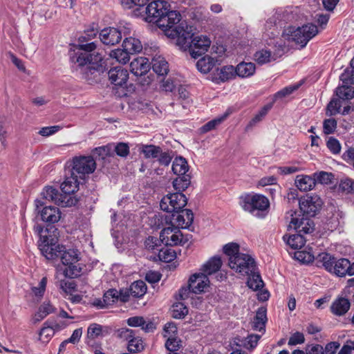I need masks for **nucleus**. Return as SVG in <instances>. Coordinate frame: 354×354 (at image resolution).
Listing matches in <instances>:
<instances>
[{"instance_id": "f257e3e1", "label": "nucleus", "mask_w": 354, "mask_h": 354, "mask_svg": "<svg viewBox=\"0 0 354 354\" xmlns=\"http://www.w3.org/2000/svg\"><path fill=\"white\" fill-rule=\"evenodd\" d=\"M146 21L156 24L165 34L176 38V44L181 49L187 50V46L194 36L193 27L182 22L179 12L171 10L167 0H155L146 8Z\"/></svg>"}, {"instance_id": "f03ea898", "label": "nucleus", "mask_w": 354, "mask_h": 354, "mask_svg": "<svg viewBox=\"0 0 354 354\" xmlns=\"http://www.w3.org/2000/svg\"><path fill=\"white\" fill-rule=\"evenodd\" d=\"M76 49L77 51L73 57L74 62L80 66H88L90 70H96L102 61V55L97 50L95 42L79 44Z\"/></svg>"}, {"instance_id": "7ed1b4c3", "label": "nucleus", "mask_w": 354, "mask_h": 354, "mask_svg": "<svg viewBox=\"0 0 354 354\" xmlns=\"http://www.w3.org/2000/svg\"><path fill=\"white\" fill-rule=\"evenodd\" d=\"M59 257L62 263L66 266L64 274L66 277L75 278L81 274L82 268L78 263L80 260V252L74 248L66 249L65 246L61 245Z\"/></svg>"}, {"instance_id": "20e7f679", "label": "nucleus", "mask_w": 354, "mask_h": 354, "mask_svg": "<svg viewBox=\"0 0 354 354\" xmlns=\"http://www.w3.org/2000/svg\"><path fill=\"white\" fill-rule=\"evenodd\" d=\"M241 207L245 211L249 212L254 216L263 218L265 212L270 207L269 200L261 194L246 195L241 198Z\"/></svg>"}, {"instance_id": "39448f33", "label": "nucleus", "mask_w": 354, "mask_h": 354, "mask_svg": "<svg viewBox=\"0 0 354 354\" xmlns=\"http://www.w3.org/2000/svg\"><path fill=\"white\" fill-rule=\"evenodd\" d=\"M288 39L295 42V44L304 48L307 43L318 33L317 27L313 24H308L301 27L290 28L287 30Z\"/></svg>"}, {"instance_id": "423d86ee", "label": "nucleus", "mask_w": 354, "mask_h": 354, "mask_svg": "<svg viewBox=\"0 0 354 354\" xmlns=\"http://www.w3.org/2000/svg\"><path fill=\"white\" fill-rule=\"evenodd\" d=\"M96 162L91 156H75L72 160L71 172L80 179L95 171Z\"/></svg>"}, {"instance_id": "0eeeda50", "label": "nucleus", "mask_w": 354, "mask_h": 354, "mask_svg": "<svg viewBox=\"0 0 354 354\" xmlns=\"http://www.w3.org/2000/svg\"><path fill=\"white\" fill-rule=\"evenodd\" d=\"M228 264L231 269L243 276L249 275L256 270L254 259L249 254L244 253L230 257Z\"/></svg>"}, {"instance_id": "6e6552de", "label": "nucleus", "mask_w": 354, "mask_h": 354, "mask_svg": "<svg viewBox=\"0 0 354 354\" xmlns=\"http://www.w3.org/2000/svg\"><path fill=\"white\" fill-rule=\"evenodd\" d=\"M191 235H183L178 227L174 225L164 228L160 234V239L165 245H183L189 240Z\"/></svg>"}, {"instance_id": "1a4fd4ad", "label": "nucleus", "mask_w": 354, "mask_h": 354, "mask_svg": "<svg viewBox=\"0 0 354 354\" xmlns=\"http://www.w3.org/2000/svg\"><path fill=\"white\" fill-rule=\"evenodd\" d=\"M187 199L182 192L168 194L160 203V209L167 212L178 213L187 204Z\"/></svg>"}, {"instance_id": "9d476101", "label": "nucleus", "mask_w": 354, "mask_h": 354, "mask_svg": "<svg viewBox=\"0 0 354 354\" xmlns=\"http://www.w3.org/2000/svg\"><path fill=\"white\" fill-rule=\"evenodd\" d=\"M44 198L62 207H71L77 203V198H71L68 196H64L57 189L53 187H46L41 192Z\"/></svg>"}, {"instance_id": "9b49d317", "label": "nucleus", "mask_w": 354, "mask_h": 354, "mask_svg": "<svg viewBox=\"0 0 354 354\" xmlns=\"http://www.w3.org/2000/svg\"><path fill=\"white\" fill-rule=\"evenodd\" d=\"M344 85L336 89L337 96L342 100H348L354 97V88L348 84H354V71H345L340 76Z\"/></svg>"}, {"instance_id": "f8f14e48", "label": "nucleus", "mask_w": 354, "mask_h": 354, "mask_svg": "<svg viewBox=\"0 0 354 354\" xmlns=\"http://www.w3.org/2000/svg\"><path fill=\"white\" fill-rule=\"evenodd\" d=\"M124 36L130 34V28H124V31L113 27L105 28L100 32L101 41L106 45H115L118 44Z\"/></svg>"}, {"instance_id": "ddd939ff", "label": "nucleus", "mask_w": 354, "mask_h": 354, "mask_svg": "<svg viewBox=\"0 0 354 354\" xmlns=\"http://www.w3.org/2000/svg\"><path fill=\"white\" fill-rule=\"evenodd\" d=\"M211 45V41L207 36L200 35L196 36L191 40L187 46L191 56L196 59L205 54L209 49Z\"/></svg>"}, {"instance_id": "4468645a", "label": "nucleus", "mask_w": 354, "mask_h": 354, "mask_svg": "<svg viewBox=\"0 0 354 354\" xmlns=\"http://www.w3.org/2000/svg\"><path fill=\"white\" fill-rule=\"evenodd\" d=\"M61 245H57L54 238L41 236L39 242V248L47 259H54L59 257Z\"/></svg>"}, {"instance_id": "2eb2a0df", "label": "nucleus", "mask_w": 354, "mask_h": 354, "mask_svg": "<svg viewBox=\"0 0 354 354\" xmlns=\"http://www.w3.org/2000/svg\"><path fill=\"white\" fill-rule=\"evenodd\" d=\"M321 205V199L317 196H307L299 201V208L303 215L306 216H314L319 210Z\"/></svg>"}, {"instance_id": "dca6fc26", "label": "nucleus", "mask_w": 354, "mask_h": 354, "mask_svg": "<svg viewBox=\"0 0 354 354\" xmlns=\"http://www.w3.org/2000/svg\"><path fill=\"white\" fill-rule=\"evenodd\" d=\"M288 227L295 229L300 234H310L314 231L313 221L304 215L301 218H292Z\"/></svg>"}, {"instance_id": "f3484780", "label": "nucleus", "mask_w": 354, "mask_h": 354, "mask_svg": "<svg viewBox=\"0 0 354 354\" xmlns=\"http://www.w3.org/2000/svg\"><path fill=\"white\" fill-rule=\"evenodd\" d=\"M209 283V279L205 273H196L189 279V288L192 290V292L198 294L203 292Z\"/></svg>"}, {"instance_id": "a211bd4d", "label": "nucleus", "mask_w": 354, "mask_h": 354, "mask_svg": "<svg viewBox=\"0 0 354 354\" xmlns=\"http://www.w3.org/2000/svg\"><path fill=\"white\" fill-rule=\"evenodd\" d=\"M111 82L116 86L123 87L127 84L129 79L127 70L121 66H115L109 70L108 73Z\"/></svg>"}, {"instance_id": "6ab92c4d", "label": "nucleus", "mask_w": 354, "mask_h": 354, "mask_svg": "<svg viewBox=\"0 0 354 354\" xmlns=\"http://www.w3.org/2000/svg\"><path fill=\"white\" fill-rule=\"evenodd\" d=\"M78 176L73 174L71 171V176H66L64 181L61 184V189L64 193L63 196L68 197L71 198H75L71 194H74L76 191H77L79 187V181Z\"/></svg>"}, {"instance_id": "aec40b11", "label": "nucleus", "mask_w": 354, "mask_h": 354, "mask_svg": "<svg viewBox=\"0 0 354 354\" xmlns=\"http://www.w3.org/2000/svg\"><path fill=\"white\" fill-rule=\"evenodd\" d=\"M130 68L131 72L136 76L144 75L150 68L149 59L143 57H138L131 62Z\"/></svg>"}, {"instance_id": "412c9836", "label": "nucleus", "mask_w": 354, "mask_h": 354, "mask_svg": "<svg viewBox=\"0 0 354 354\" xmlns=\"http://www.w3.org/2000/svg\"><path fill=\"white\" fill-rule=\"evenodd\" d=\"M350 301L343 297L336 298L331 304L330 311L336 316L344 315L350 309Z\"/></svg>"}, {"instance_id": "4be33fe9", "label": "nucleus", "mask_w": 354, "mask_h": 354, "mask_svg": "<svg viewBox=\"0 0 354 354\" xmlns=\"http://www.w3.org/2000/svg\"><path fill=\"white\" fill-rule=\"evenodd\" d=\"M41 220L46 223H55L61 218L59 209L54 206H46L41 212Z\"/></svg>"}, {"instance_id": "5701e85b", "label": "nucleus", "mask_w": 354, "mask_h": 354, "mask_svg": "<svg viewBox=\"0 0 354 354\" xmlns=\"http://www.w3.org/2000/svg\"><path fill=\"white\" fill-rule=\"evenodd\" d=\"M350 268L351 262L348 259L345 258L336 259L331 274L340 277H345L346 275H349Z\"/></svg>"}, {"instance_id": "b1692460", "label": "nucleus", "mask_w": 354, "mask_h": 354, "mask_svg": "<svg viewBox=\"0 0 354 354\" xmlns=\"http://www.w3.org/2000/svg\"><path fill=\"white\" fill-rule=\"evenodd\" d=\"M180 211V213L178 212L174 218L176 224L178 227L188 228L193 223L194 214L190 209H181Z\"/></svg>"}, {"instance_id": "393cba45", "label": "nucleus", "mask_w": 354, "mask_h": 354, "mask_svg": "<svg viewBox=\"0 0 354 354\" xmlns=\"http://www.w3.org/2000/svg\"><path fill=\"white\" fill-rule=\"evenodd\" d=\"M315 259L317 266H322L328 272H332L336 258L327 252H322L319 254Z\"/></svg>"}, {"instance_id": "a878e982", "label": "nucleus", "mask_w": 354, "mask_h": 354, "mask_svg": "<svg viewBox=\"0 0 354 354\" xmlns=\"http://www.w3.org/2000/svg\"><path fill=\"white\" fill-rule=\"evenodd\" d=\"M109 333L108 326H103L96 323L89 325L87 329V338L88 339H95L100 337H104Z\"/></svg>"}, {"instance_id": "bb28decb", "label": "nucleus", "mask_w": 354, "mask_h": 354, "mask_svg": "<svg viewBox=\"0 0 354 354\" xmlns=\"http://www.w3.org/2000/svg\"><path fill=\"white\" fill-rule=\"evenodd\" d=\"M153 71L158 76H164L169 71V65L167 62L162 56H155L151 60Z\"/></svg>"}, {"instance_id": "cd10ccee", "label": "nucleus", "mask_w": 354, "mask_h": 354, "mask_svg": "<svg viewBox=\"0 0 354 354\" xmlns=\"http://www.w3.org/2000/svg\"><path fill=\"white\" fill-rule=\"evenodd\" d=\"M222 266V261L219 257H213L204 263L201 269L207 276L218 271Z\"/></svg>"}, {"instance_id": "c85d7f7f", "label": "nucleus", "mask_w": 354, "mask_h": 354, "mask_svg": "<svg viewBox=\"0 0 354 354\" xmlns=\"http://www.w3.org/2000/svg\"><path fill=\"white\" fill-rule=\"evenodd\" d=\"M297 187L303 192H308L314 188L315 183L313 176L298 175L295 179Z\"/></svg>"}, {"instance_id": "c756f323", "label": "nucleus", "mask_w": 354, "mask_h": 354, "mask_svg": "<svg viewBox=\"0 0 354 354\" xmlns=\"http://www.w3.org/2000/svg\"><path fill=\"white\" fill-rule=\"evenodd\" d=\"M122 48L130 54L140 53L142 49L141 41L135 37H125L123 43Z\"/></svg>"}, {"instance_id": "7c9ffc66", "label": "nucleus", "mask_w": 354, "mask_h": 354, "mask_svg": "<svg viewBox=\"0 0 354 354\" xmlns=\"http://www.w3.org/2000/svg\"><path fill=\"white\" fill-rule=\"evenodd\" d=\"M255 65L252 62H241L235 68L236 75L245 78L252 76L255 73Z\"/></svg>"}, {"instance_id": "2f4dec72", "label": "nucleus", "mask_w": 354, "mask_h": 354, "mask_svg": "<svg viewBox=\"0 0 354 354\" xmlns=\"http://www.w3.org/2000/svg\"><path fill=\"white\" fill-rule=\"evenodd\" d=\"M283 240L288 245L295 250L301 249L306 242L303 235L298 233L290 236L285 234L283 236Z\"/></svg>"}, {"instance_id": "473e14b6", "label": "nucleus", "mask_w": 354, "mask_h": 354, "mask_svg": "<svg viewBox=\"0 0 354 354\" xmlns=\"http://www.w3.org/2000/svg\"><path fill=\"white\" fill-rule=\"evenodd\" d=\"M127 323L131 327L140 326L145 332L151 331L155 328L152 322L146 323L144 317L141 316L131 317L127 320Z\"/></svg>"}, {"instance_id": "72a5a7b5", "label": "nucleus", "mask_w": 354, "mask_h": 354, "mask_svg": "<svg viewBox=\"0 0 354 354\" xmlns=\"http://www.w3.org/2000/svg\"><path fill=\"white\" fill-rule=\"evenodd\" d=\"M275 54L267 49H261L254 54V60L259 64L263 65L276 60Z\"/></svg>"}, {"instance_id": "f704fd0d", "label": "nucleus", "mask_w": 354, "mask_h": 354, "mask_svg": "<svg viewBox=\"0 0 354 354\" xmlns=\"http://www.w3.org/2000/svg\"><path fill=\"white\" fill-rule=\"evenodd\" d=\"M139 151L143 153L145 158L154 159L159 156L161 152V147L153 145H141L139 147Z\"/></svg>"}, {"instance_id": "c9c22d12", "label": "nucleus", "mask_w": 354, "mask_h": 354, "mask_svg": "<svg viewBox=\"0 0 354 354\" xmlns=\"http://www.w3.org/2000/svg\"><path fill=\"white\" fill-rule=\"evenodd\" d=\"M189 167L185 158L180 156L174 159L172 164V171L177 176L187 175Z\"/></svg>"}, {"instance_id": "e433bc0d", "label": "nucleus", "mask_w": 354, "mask_h": 354, "mask_svg": "<svg viewBox=\"0 0 354 354\" xmlns=\"http://www.w3.org/2000/svg\"><path fill=\"white\" fill-rule=\"evenodd\" d=\"M267 321L266 309L265 308H259L256 313L252 322V328L256 330L261 331L264 329L266 322Z\"/></svg>"}, {"instance_id": "4c0bfd02", "label": "nucleus", "mask_w": 354, "mask_h": 354, "mask_svg": "<svg viewBox=\"0 0 354 354\" xmlns=\"http://www.w3.org/2000/svg\"><path fill=\"white\" fill-rule=\"evenodd\" d=\"M216 61L217 60L209 56H205L196 62V66L199 71L206 74L213 68Z\"/></svg>"}, {"instance_id": "58836bf2", "label": "nucleus", "mask_w": 354, "mask_h": 354, "mask_svg": "<svg viewBox=\"0 0 354 354\" xmlns=\"http://www.w3.org/2000/svg\"><path fill=\"white\" fill-rule=\"evenodd\" d=\"M235 75V68L232 66H225L216 71L217 78L223 82L232 79Z\"/></svg>"}, {"instance_id": "ea45409f", "label": "nucleus", "mask_w": 354, "mask_h": 354, "mask_svg": "<svg viewBox=\"0 0 354 354\" xmlns=\"http://www.w3.org/2000/svg\"><path fill=\"white\" fill-rule=\"evenodd\" d=\"M248 276L247 284L250 288L254 290H258L263 287L264 283L259 272H256L255 270H254L253 272H251Z\"/></svg>"}, {"instance_id": "a19ab883", "label": "nucleus", "mask_w": 354, "mask_h": 354, "mask_svg": "<svg viewBox=\"0 0 354 354\" xmlns=\"http://www.w3.org/2000/svg\"><path fill=\"white\" fill-rule=\"evenodd\" d=\"M130 293L133 297H141L147 292V285L141 280L133 282L130 286Z\"/></svg>"}, {"instance_id": "79ce46f5", "label": "nucleus", "mask_w": 354, "mask_h": 354, "mask_svg": "<svg viewBox=\"0 0 354 354\" xmlns=\"http://www.w3.org/2000/svg\"><path fill=\"white\" fill-rule=\"evenodd\" d=\"M189 175L178 176L173 182V186L177 191L176 192H182L185 190L190 185Z\"/></svg>"}, {"instance_id": "37998d69", "label": "nucleus", "mask_w": 354, "mask_h": 354, "mask_svg": "<svg viewBox=\"0 0 354 354\" xmlns=\"http://www.w3.org/2000/svg\"><path fill=\"white\" fill-rule=\"evenodd\" d=\"M171 310V316L175 319H182L185 317V316L188 313V309L187 306L181 302H178L173 304Z\"/></svg>"}, {"instance_id": "c03bdc74", "label": "nucleus", "mask_w": 354, "mask_h": 354, "mask_svg": "<svg viewBox=\"0 0 354 354\" xmlns=\"http://www.w3.org/2000/svg\"><path fill=\"white\" fill-rule=\"evenodd\" d=\"M129 55L130 53L125 50L124 48L122 49L118 48L111 50L110 53L111 57L115 59L117 62L124 64L129 61Z\"/></svg>"}, {"instance_id": "a18cd8bd", "label": "nucleus", "mask_w": 354, "mask_h": 354, "mask_svg": "<svg viewBox=\"0 0 354 354\" xmlns=\"http://www.w3.org/2000/svg\"><path fill=\"white\" fill-rule=\"evenodd\" d=\"M300 85V84L290 85L279 91L273 95V100L272 102H273L274 104V102L277 101L278 99L283 98L292 94L294 91H295L299 88Z\"/></svg>"}, {"instance_id": "49530a36", "label": "nucleus", "mask_w": 354, "mask_h": 354, "mask_svg": "<svg viewBox=\"0 0 354 354\" xmlns=\"http://www.w3.org/2000/svg\"><path fill=\"white\" fill-rule=\"evenodd\" d=\"M227 115H228V114L225 113L223 116H221L219 118H215L214 120L209 121L205 124H204L203 127H201V131L202 133H207L209 131H212V130L216 129V127L217 126L221 124L227 118Z\"/></svg>"}, {"instance_id": "de8ad7c7", "label": "nucleus", "mask_w": 354, "mask_h": 354, "mask_svg": "<svg viewBox=\"0 0 354 354\" xmlns=\"http://www.w3.org/2000/svg\"><path fill=\"white\" fill-rule=\"evenodd\" d=\"M333 177V176L331 173L326 171H320L313 174L315 184L318 183L322 185H328L331 183Z\"/></svg>"}, {"instance_id": "09e8293b", "label": "nucleus", "mask_w": 354, "mask_h": 354, "mask_svg": "<svg viewBox=\"0 0 354 354\" xmlns=\"http://www.w3.org/2000/svg\"><path fill=\"white\" fill-rule=\"evenodd\" d=\"M273 102L265 105L259 110V111L252 118L250 122V125L253 126L257 123L261 122L263 118L267 115L268 111L272 109Z\"/></svg>"}, {"instance_id": "8fccbe9b", "label": "nucleus", "mask_w": 354, "mask_h": 354, "mask_svg": "<svg viewBox=\"0 0 354 354\" xmlns=\"http://www.w3.org/2000/svg\"><path fill=\"white\" fill-rule=\"evenodd\" d=\"M94 155H97L102 158H105L107 156H113V143L108 144L104 146L98 147L93 150Z\"/></svg>"}, {"instance_id": "3c124183", "label": "nucleus", "mask_w": 354, "mask_h": 354, "mask_svg": "<svg viewBox=\"0 0 354 354\" xmlns=\"http://www.w3.org/2000/svg\"><path fill=\"white\" fill-rule=\"evenodd\" d=\"M143 348L142 340L138 337L130 339V341L128 342V350L131 353L140 352L142 351Z\"/></svg>"}, {"instance_id": "603ef678", "label": "nucleus", "mask_w": 354, "mask_h": 354, "mask_svg": "<svg viewBox=\"0 0 354 354\" xmlns=\"http://www.w3.org/2000/svg\"><path fill=\"white\" fill-rule=\"evenodd\" d=\"M122 158L127 157L129 154V147L124 142H119L116 145L113 143V153Z\"/></svg>"}, {"instance_id": "864d4df0", "label": "nucleus", "mask_w": 354, "mask_h": 354, "mask_svg": "<svg viewBox=\"0 0 354 354\" xmlns=\"http://www.w3.org/2000/svg\"><path fill=\"white\" fill-rule=\"evenodd\" d=\"M295 257L296 259L303 263H309L313 262L315 259L314 255L311 252H307L306 250H300L296 252L295 253Z\"/></svg>"}, {"instance_id": "5fc2aeb1", "label": "nucleus", "mask_w": 354, "mask_h": 354, "mask_svg": "<svg viewBox=\"0 0 354 354\" xmlns=\"http://www.w3.org/2000/svg\"><path fill=\"white\" fill-rule=\"evenodd\" d=\"M223 252L230 258L241 254L239 252V245L236 243H229L223 246Z\"/></svg>"}, {"instance_id": "6e6d98bb", "label": "nucleus", "mask_w": 354, "mask_h": 354, "mask_svg": "<svg viewBox=\"0 0 354 354\" xmlns=\"http://www.w3.org/2000/svg\"><path fill=\"white\" fill-rule=\"evenodd\" d=\"M176 257L174 251L171 249H162L158 252V258L160 261L166 263L172 261Z\"/></svg>"}, {"instance_id": "4d7b16f0", "label": "nucleus", "mask_w": 354, "mask_h": 354, "mask_svg": "<svg viewBox=\"0 0 354 354\" xmlns=\"http://www.w3.org/2000/svg\"><path fill=\"white\" fill-rule=\"evenodd\" d=\"M341 106L342 103L339 98L331 100L327 106V114L333 115L340 113Z\"/></svg>"}, {"instance_id": "13d9d810", "label": "nucleus", "mask_w": 354, "mask_h": 354, "mask_svg": "<svg viewBox=\"0 0 354 354\" xmlns=\"http://www.w3.org/2000/svg\"><path fill=\"white\" fill-rule=\"evenodd\" d=\"M116 335L118 337L127 340L129 342L130 339H133L135 337V331L127 328H121L117 330Z\"/></svg>"}, {"instance_id": "bf43d9fd", "label": "nucleus", "mask_w": 354, "mask_h": 354, "mask_svg": "<svg viewBox=\"0 0 354 354\" xmlns=\"http://www.w3.org/2000/svg\"><path fill=\"white\" fill-rule=\"evenodd\" d=\"M46 284L47 278L44 277L39 281L38 286L32 288V291L35 297L39 299H41L43 297L46 290Z\"/></svg>"}, {"instance_id": "052dcab7", "label": "nucleus", "mask_w": 354, "mask_h": 354, "mask_svg": "<svg viewBox=\"0 0 354 354\" xmlns=\"http://www.w3.org/2000/svg\"><path fill=\"white\" fill-rule=\"evenodd\" d=\"M326 146L333 154H338L341 151V145L339 140L333 137H330L326 142Z\"/></svg>"}, {"instance_id": "680f3d73", "label": "nucleus", "mask_w": 354, "mask_h": 354, "mask_svg": "<svg viewBox=\"0 0 354 354\" xmlns=\"http://www.w3.org/2000/svg\"><path fill=\"white\" fill-rule=\"evenodd\" d=\"M337 128V121L334 118L326 119L323 122V131L325 134L333 133Z\"/></svg>"}, {"instance_id": "e2e57ef3", "label": "nucleus", "mask_w": 354, "mask_h": 354, "mask_svg": "<svg viewBox=\"0 0 354 354\" xmlns=\"http://www.w3.org/2000/svg\"><path fill=\"white\" fill-rule=\"evenodd\" d=\"M177 331L176 325L174 322H168L164 326L163 336L166 338L176 337Z\"/></svg>"}, {"instance_id": "0e129e2a", "label": "nucleus", "mask_w": 354, "mask_h": 354, "mask_svg": "<svg viewBox=\"0 0 354 354\" xmlns=\"http://www.w3.org/2000/svg\"><path fill=\"white\" fill-rule=\"evenodd\" d=\"M180 341L176 337H169L165 342L166 348L170 352H175L180 348Z\"/></svg>"}, {"instance_id": "69168bd1", "label": "nucleus", "mask_w": 354, "mask_h": 354, "mask_svg": "<svg viewBox=\"0 0 354 354\" xmlns=\"http://www.w3.org/2000/svg\"><path fill=\"white\" fill-rule=\"evenodd\" d=\"M46 324V323L44 324V325ZM53 335L54 330L53 327L44 326L39 332V339L43 342H47Z\"/></svg>"}, {"instance_id": "338daca9", "label": "nucleus", "mask_w": 354, "mask_h": 354, "mask_svg": "<svg viewBox=\"0 0 354 354\" xmlns=\"http://www.w3.org/2000/svg\"><path fill=\"white\" fill-rule=\"evenodd\" d=\"M104 303L105 304H110L118 300V291L115 289H110L106 291L103 297Z\"/></svg>"}, {"instance_id": "774afa93", "label": "nucleus", "mask_w": 354, "mask_h": 354, "mask_svg": "<svg viewBox=\"0 0 354 354\" xmlns=\"http://www.w3.org/2000/svg\"><path fill=\"white\" fill-rule=\"evenodd\" d=\"M339 189L347 193L354 192V180L351 178L342 180L339 183Z\"/></svg>"}]
</instances>
